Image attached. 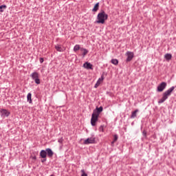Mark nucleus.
I'll list each match as a JSON object with an SVG mask.
<instances>
[{"label":"nucleus","mask_w":176,"mask_h":176,"mask_svg":"<svg viewBox=\"0 0 176 176\" xmlns=\"http://www.w3.org/2000/svg\"><path fill=\"white\" fill-rule=\"evenodd\" d=\"M84 68H86V69H93V65L89 62H86L83 64Z\"/></svg>","instance_id":"obj_9"},{"label":"nucleus","mask_w":176,"mask_h":176,"mask_svg":"<svg viewBox=\"0 0 176 176\" xmlns=\"http://www.w3.org/2000/svg\"><path fill=\"white\" fill-rule=\"evenodd\" d=\"M32 79L34 80L36 85H41V79H39V74L34 72L30 75Z\"/></svg>","instance_id":"obj_3"},{"label":"nucleus","mask_w":176,"mask_h":176,"mask_svg":"<svg viewBox=\"0 0 176 176\" xmlns=\"http://www.w3.org/2000/svg\"><path fill=\"white\" fill-rule=\"evenodd\" d=\"M173 56L170 54H165V58L166 60H167L168 61H169V60H171Z\"/></svg>","instance_id":"obj_18"},{"label":"nucleus","mask_w":176,"mask_h":176,"mask_svg":"<svg viewBox=\"0 0 176 176\" xmlns=\"http://www.w3.org/2000/svg\"><path fill=\"white\" fill-rule=\"evenodd\" d=\"M32 96V94H31V93L28 94V96H27V100L28 102H30V104L32 102V99L31 98Z\"/></svg>","instance_id":"obj_17"},{"label":"nucleus","mask_w":176,"mask_h":176,"mask_svg":"<svg viewBox=\"0 0 176 176\" xmlns=\"http://www.w3.org/2000/svg\"><path fill=\"white\" fill-rule=\"evenodd\" d=\"M175 89V87H171L168 90H166L164 93H163L162 98L159 100L158 104H163V102H164V101H166V100H167V98H168V97L171 96V93L174 91Z\"/></svg>","instance_id":"obj_2"},{"label":"nucleus","mask_w":176,"mask_h":176,"mask_svg":"<svg viewBox=\"0 0 176 176\" xmlns=\"http://www.w3.org/2000/svg\"><path fill=\"white\" fill-rule=\"evenodd\" d=\"M80 45H76L74 47V52H78V50H80Z\"/></svg>","instance_id":"obj_19"},{"label":"nucleus","mask_w":176,"mask_h":176,"mask_svg":"<svg viewBox=\"0 0 176 176\" xmlns=\"http://www.w3.org/2000/svg\"><path fill=\"white\" fill-rule=\"evenodd\" d=\"M40 156L41 157H42V159H46L47 156L46 150H41L40 152Z\"/></svg>","instance_id":"obj_12"},{"label":"nucleus","mask_w":176,"mask_h":176,"mask_svg":"<svg viewBox=\"0 0 176 176\" xmlns=\"http://www.w3.org/2000/svg\"><path fill=\"white\" fill-rule=\"evenodd\" d=\"M45 152L48 157H53V155H54V152H53V151H52L51 148H46Z\"/></svg>","instance_id":"obj_8"},{"label":"nucleus","mask_w":176,"mask_h":176,"mask_svg":"<svg viewBox=\"0 0 176 176\" xmlns=\"http://www.w3.org/2000/svg\"><path fill=\"white\" fill-rule=\"evenodd\" d=\"M81 176H87L86 172H85V170H81Z\"/></svg>","instance_id":"obj_24"},{"label":"nucleus","mask_w":176,"mask_h":176,"mask_svg":"<svg viewBox=\"0 0 176 176\" xmlns=\"http://www.w3.org/2000/svg\"><path fill=\"white\" fill-rule=\"evenodd\" d=\"M113 144H115V142L114 141L111 142V146H113Z\"/></svg>","instance_id":"obj_30"},{"label":"nucleus","mask_w":176,"mask_h":176,"mask_svg":"<svg viewBox=\"0 0 176 176\" xmlns=\"http://www.w3.org/2000/svg\"><path fill=\"white\" fill-rule=\"evenodd\" d=\"M102 111V107H97L96 110H94V113H98V115L100 116V113H101Z\"/></svg>","instance_id":"obj_13"},{"label":"nucleus","mask_w":176,"mask_h":176,"mask_svg":"<svg viewBox=\"0 0 176 176\" xmlns=\"http://www.w3.org/2000/svg\"><path fill=\"white\" fill-rule=\"evenodd\" d=\"M47 159L46 158H43V160H41V163H45V162H46Z\"/></svg>","instance_id":"obj_27"},{"label":"nucleus","mask_w":176,"mask_h":176,"mask_svg":"<svg viewBox=\"0 0 176 176\" xmlns=\"http://www.w3.org/2000/svg\"><path fill=\"white\" fill-rule=\"evenodd\" d=\"M98 113H94L91 115V126H96V123L98 120Z\"/></svg>","instance_id":"obj_4"},{"label":"nucleus","mask_w":176,"mask_h":176,"mask_svg":"<svg viewBox=\"0 0 176 176\" xmlns=\"http://www.w3.org/2000/svg\"><path fill=\"white\" fill-rule=\"evenodd\" d=\"M126 56H127L126 61V63H129V61H131L134 58V53L131 52H127L126 53Z\"/></svg>","instance_id":"obj_6"},{"label":"nucleus","mask_w":176,"mask_h":176,"mask_svg":"<svg viewBox=\"0 0 176 176\" xmlns=\"http://www.w3.org/2000/svg\"><path fill=\"white\" fill-rule=\"evenodd\" d=\"M58 142H60V144H61L63 142V138L59 139Z\"/></svg>","instance_id":"obj_29"},{"label":"nucleus","mask_w":176,"mask_h":176,"mask_svg":"<svg viewBox=\"0 0 176 176\" xmlns=\"http://www.w3.org/2000/svg\"><path fill=\"white\" fill-rule=\"evenodd\" d=\"M44 60L43 58H40V63L42 64L43 63Z\"/></svg>","instance_id":"obj_26"},{"label":"nucleus","mask_w":176,"mask_h":176,"mask_svg":"<svg viewBox=\"0 0 176 176\" xmlns=\"http://www.w3.org/2000/svg\"><path fill=\"white\" fill-rule=\"evenodd\" d=\"M166 87H167V82H162L157 86V91L162 93V91H163Z\"/></svg>","instance_id":"obj_5"},{"label":"nucleus","mask_w":176,"mask_h":176,"mask_svg":"<svg viewBox=\"0 0 176 176\" xmlns=\"http://www.w3.org/2000/svg\"><path fill=\"white\" fill-rule=\"evenodd\" d=\"M104 80V76H102L101 78H98V81L96 82L94 87L97 89L100 85H101L102 82Z\"/></svg>","instance_id":"obj_10"},{"label":"nucleus","mask_w":176,"mask_h":176,"mask_svg":"<svg viewBox=\"0 0 176 176\" xmlns=\"http://www.w3.org/2000/svg\"><path fill=\"white\" fill-rule=\"evenodd\" d=\"M100 131H104V126H100L99 128Z\"/></svg>","instance_id":"obj_25"},{"label":"nucleus","mask_w":176,"mask_h":176,"mask_svg":"<svg viewBox=\"0 0 176 176\" xmlns=\"http://www.w3.org/2000/svg\"><path fill=\"white\" fill-rule=\"evenodd\" d=\"M98 9H100V3H97L94 8L92 9V12H97V10H98Z\"/></svg>","instance_id":"obj_15"},{"label":"nucleus","mask_w":176,"mask_h":176,"mask_svg":"<svg viewBox=\"0 0 176 176\" xmlns=\"http://www.w3.org/2000/svg\"><path fill=\"white\" fill-rule=\"evenodd\" d=\"M55 49L57 52H63V48L60 45H56Z\"/></svg>","instance_id":"obj_21"},{"label":"nucleus","mask_w":176,"mask_h":176,"mask_svg":"<svg viewBox=\"0 0 176 176\" xmlns=\"http://www.w3.org/2000/svg\"><path fill=\"white\" fill-rule=\"evenodd\" d=\"M108 20V15L105 13V11L101 10L97 16V21H95L96 24H104L105 21Z\"/></svg>","instance_id":"obj_1"},{"label":"nucleus","mask_w":176,"mask_h":176,"mask_svg":"<svg viewBox=\"0 0 176 176\" xmlns=\"http://www.w3.org/2000/svg\"><path fill=\"white\" fill-rule=\"evenodd\" d=\"M0 112H1V115H2V116L8 117V116H9V115H10V112H9L6 109H2L0 110Z\"/></svg>","instance_id":"obj_11"},{"label":"nucleus","mask_w":176,"mask_h":176,"mask_svg":"<svg viewBox=\"0 0 176 176\" xmlns=\"http://www.w3.org/2000/svg\"><path fill=\"white\" fill-rule=\"evenodd\" d=\"M142 134L144 137H146V132L145 131H143Z\"/></svg>","instance_id":"obj_28"},{"label":"nucleus","mask_w":176,"mask_h":176,"mask_svg":"<svg viewBox=\"0 0 176 176\" xmlns=\"http://www.w3.org/2000/svg\"><path fill=\"white\" fill-rule=\"evenodd\" d=\"M96 142L95 138H88L87 140L84 141L85 145H89V144H94Z\"/></svg>","instance_id":"obj_7"},{"label":"nucleus","mask_w":176,"mask_h":176,"mask_svg":"<svg viewBox=\"0 0 176 176\" xmlns=\"http://www.w3.org/2000/svg\"><path fill=\"white\" fill-rule=\"evenodd\" d=\"M138 109H136L135 111H133L131 115V119H134L135 118H137V113L138 112Z\"/></svg>","instance_id":"obj_14"},{"label":"nucleus","mask_w":176,"mask_h":176,"mask_svg":"<svg viewBox=\"0 0 176 176\" xmlns=\"http://www.w3.org/2000/svg\"><path fill=\"white\" fill-rule=\"evenodd\" d=\"M111 63L114 65H118L119 64V60H118V59H112Z\"/></svg>","instance_id":"obj_20"},{"label":"nucleus","mask_w":176,"mask_h":176,"mask_svg":"<svg viewBox=\"0 0 176 176\" xmlns=\"http://www.w3.org/2000/svg\"><path fill=\"white\" fill-rule=\"evenodd\" d=\"M113 138H114L113 139L114 142H116V141H118V135H114Z\"/></svg>","instance_id":"obj_23"},{"label":"nucleus","mask_w":176,"mask_h":176,"mask_svg":"<svg viewBox=\"0 0 176 176\" xmlns=\"http://www.w3.org/2000/svg\"><path fill=\"white\" fill-rule=\"evenodd\" d=\"M6 5H1L0 6V12L2 13L3 12V9H6Z\"/></svg>","instance_id":"obj_22"},{"label":"nucleus","mask_w":176,"mask_h":176,"mask_svg":"<svg viewBox=\"0 0 176 176\" xmlns=\"http://www.w3.org/2000/svg\"><path fill=\"white\" fill-rule=\"evenodd\" d=\"M80 51H81V52H82V56H83V57H85V56H86V54H87V53H89V51H88L87 50L83 48V47H81V48H80Z\"/></svg>","instance_id":"obj_16"},{"label":"nucleus","mask_w":176,"mask_h":176,"mask_svg":"<svg viewBox=\"0 0 176 176\" xmlns=\"http://www.w3.org/2000/svg\"><path fill=\"white\" fill-rule=\"evenodd\" d=\"M34 159H36V157H34Z\"/></svg>","instance_id":"obj_31"}]
</instances>
